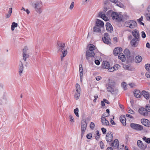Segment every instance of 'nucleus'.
<instances>
[{
	"label": "nucleus",
	"instance_id": "1",
	"mask_svg": "<svg viewBox=\"0 0 150 150\" xmlns=\"http://www.w3.org/2000/svg\"><path fill=\"white\" fill-rule=\"evenodd\" d=\"M115 84L114 81L109 80L108 86L107 88L108 91L112 93L114 92L115 90Z\"/></svg>",
	"mask_w": 150,
	"mask_h": 150
},
{
	"label": "nucleus",
	"instance_id": "2",
	"mask_svg": "<svg viewBox=\"0 0 150 150\" xmlns=\"http://www.w3.org/2000/svg\"><path fill=\"white\" fill-rule=\"evenodd\" d=\"M112 17L114 20L117 22L122 21L123 17L122 14L115 12H113L112 13Z\"/></svg>",
	"mask_w": 150,
	"mask_h": 150
},
{
	"label": "nucleus",
	"instance_id": "3",
	"mask_svg": "<svg viewBox=\"0 0 150 150\" xmlns=\"http://www.w3.org/2000/svg\"><path fill=\"white\" fill-rule=\"evenodd\" d=\"M42 4L40 2H37L35 4V11L39 13H40L42 11Z\"/></svg>",
	"mask_w": 150,
	"mask_h": 150
},
{
	"label": "nucleus",
	"instance_id": "4",
	"mask_svg": "<svg viewBox=\"0 0 150 150\" xmlns=\"http://www.w3.org/2000/svg\"><path fill=\"white\" fill-rule=\"evenodd\" d=\"M109 116V114H106V113H104L102 116L101 120V122L103 125L104 126H108L109 125V121L106 119L105 117Z\"/></svg>",
	"mask_w": 150,
	"mask_h": 150
},
{
	"label": "nucleus",
	"instance_id": "5",
	"mask_svg": "<svg viewBox=\"0 0 150 150\" xmlns=\"http://www.w3.org/2000/svg\"><path fill=\"white\" fill-rule=\"evenodd\" d=\"M102 40L104 42L107 44H110L111 43V39L109 35L107 33L104 34V36L102 38Z\"/></svg>",
	"mask_w": 150,
	"mask_h": 150
},
{
	"label": "nucleus",
	"instance_id": "6",
	"mask_svg": "<svg viewBox=\"0 0 150 150\" xmlns=\"http://www.w3.org/2000/svg\"><path fill=\"white\" fill-rule=\"evenodd\" d=\"M126 25L127 27L131 28H135L137 25L136 22L134 21H130L127 22Z\"/></svg>",
	"mask_w": 150,
	"mask_h": 150
},
{
	"label": "nucleus",
	"instance_id": "7",
	"mask_svg": "<svg viewBox=\"0 0 150 150\" xmlns=\"http://www.w3.org/2000/svg\"><path fill=\"white\" fill-rule=\"evenodd\" d=\"M131 127L134 129L137 130H141L143 129L142 126L137 124L131 123L130 125Z\"/></svg>",
	"mask_w": 150,
	"mask_h": 150
},
{
	"label": "nucleus",
	"instance_id": "8",
	"mask_svg": "<svg viewBox=\"0 0 150 150\" xmlns=\"http://www.w3.org/2000/svg\"><path fill=\"white\" fill-rule=\"evenodd\" d=\"M139 112L144 116H147L148 114L146 108L142 107L138 110Z\"/></svg>",
	"mask_w": 150,
	"mask_h": 150
},
{
	"label": "nucleus",
	"instance_id": "9",
	"mask_svg": "<svg viewBox=\"0 0 150 150\" xmlns=\"http://www.w3.org/2000/svg\"><path fill=\"white\" fill-rule=\"evenodd\" d=\"M65 43L62 41H58L57 42V45L58 48V52L61 51L62 50L64 49Z\"/></svg>",
	"mask_w": 150,
	"mask_h": 150
},
{
	"label": "nucleus",
	"instance_id": "10",
	"mask_svg": "<svg viewBox=\"0 0 150 150\" xmlns=\"http://www.w3.org/2000/svg\"><path fill=\"white\" fill-rule=\"evenodd\" d=\"M142 124L147 127H150V121L146 119H142L141 120Z\"/></svg>",
	"mask_w": 150,
	"mask_h": 150
},
{
	"label": "nucleus",
	"instance_id": "11",
	"mask_svg": "<svg viewBox=\"0 0 150 150\" xmlns=\"http://www.w3.org/2000/svg\"><path fill=\"white\" fill-rule=\"evenodd\" d=\"M101 67L103 69H108V71L109 69L111 67L109 63L106 61H104L103 62Z\"/></svg>",
	"mask_w": 150,
	"mask_h": 150
},
{
	"label": "nucleus",
	"instance_id": "12",
	"mask_svg": "<svg viewBox=\"0 0 150 150\" xmlns=\"http://www.w3.org/2000/svg\"><path fill=\"white\" fill-rule=\"evenodd\" d=\"M95 53L93 51L87 50L86 52V58L88 59L90 58L93 57H94Z\"/></svg>",
	"mask_w": 150,
	"mask_h": 150
},
{
	"label": "nucleus",
	"instance_id": "13",
	"mask_svg": "<svg viewBox=\"0 0 150 150\" xmlns=\"http://www.w3.org/2000/svg\"><path fill=\"white\" fill-rule=\"evenodd\" d=\"M28 48L26 47H25L23 50V57L24 61H26V59L29 57V55L27 53Z\"/></svg>",
	"mask_w": 150,
	"mask_h": 150
},
{
	"label": "nucleus",
	"instance_id": "14",
	"mask_svg": "<svg viewBox=\"0 0 150 150\" xmlns=\"http://www.w3.org/2000/svg\"><path fill=\"white\" fill-rule=\"evenodd\" d=\"M122 49L120 47H117L115 48L113 50V54L115 56H117L122 52Z\"/></svg>",
	"mask_w": 150,
	"mask_h": 150
},
{
	"label": "nucleus",
	"instance_id": "15",
	"mask_svg": "<svg viewBox=\"0 0 150 150\" xmlns=\"http://www.w3.org/2000/svg\"><path fill=\"white\" fill-rule=\"evenodd\" d=\"M139 39H133L131 41V44L132 46L134 47H137L139 45Z\"/></svg>",
	"mask_w": 150,
	"mask_h": 150
},
{
	"label": "nucleus",
	"instance_id": "16",
	"mask_svg": "<svg viewBox=\"0 0 150 150\" xmlns=\"http://www.w3.org/2000/svg\"><path fill=\"white\" fill-rule=\"evenodd\" d=\"M120 68V66L118 64H116L113 67H111L109 69L108 71L109 72H113L115 71H116Z\"/></svg>",
	"mask_w": 150,
	"mask_h": 150
},
{
	"label": "nucleus",
	"instance_id": "17",
	"mask_svg": "<svg viewBox=\"0 0 150 150\" xmlns=\"http://www.w3.org/2000/svg\"><path fill=\"white\" fill-rule=\"evenodd\" d=\"M132 34L135 39H139V31L137 30L134 29L132 31Z\"/></svg>",
	"mask_w": 150,
	"mask_h": 150
},
{
	"label": "nucleus",
	"instance_id": "18",
	"mask_svg": "<svg viewBox=\"0 0 150 150\" xmlns=\"http://www.w3.org/2000/svg\"><path fill=\"white\" fill-rule=\"evenodd\" d=\"M105 26L106 30L108 32L111 33L113 31L112 27L110 23H107Z\"/></svg>",
	"mask_w": 150,
	"mask_h": 150
},
{
	"label": "nucleus",
	"instance_id": "19",
	"mask_svg": "<svg viewBox=\"0 0 150 150\" xmlns=\"http://www.w3.org/2000/svg\"><path fill=\"white\" fill-rule=\"evenodd\" d=\"M110 145L114 147L115 149L118 148V146L119 145V142L118 140L116 139L114 140V142L112 143Z\"/></svg>",
	"mask_w": 150,
	"mask_h": 150
},
{
	"label": "nucleus",
	"instance_id": "20",
	"mask_svg": "<svg viewBox=\"0 0 150 150\" xmlns=\"http://www.w3.org/2000/svg\"><path fill=\"white\" fill-rule=\"evenodd\" d=\"M134 96L137 98H140L142 96V93L139 90H135L134 92Z\"/></svg>",
	"mask_w": 150,
	"mask_h": 150
},
{
	"label": "nucleus",
	"instance_id": "21",
	"mask_svg": "<svg viewBox=\"0 0 150 150\" xmlns=\"http://www.w3.org/2000/svg\"><path fill=\"white\" fill-rule=\"evenodd\" d=\"M142 93L143 96L146 99H149L150 98V94L149 92L144 90L142 91Z\"/></svg>",
	"mask_w": 150,
	"mask_h": 150
},
{
	"label": "nucleus",
	"instance_id": "22",
	"mask_svg": "<svg viewBox=\"0 0 150 150\" xmlns=\"http://www.w3.org/2000/svg\"><path fill=\"white\" fill-rule=\"evenodd\" d=\"M96 25L100 27H104V23L103 22L97 19L96 23Z\"/></svg>",
	"mask_w": 150,
	"mask_h": 150
},
{
	"label": "nucleus",
	"instance_id": "23",
	"mask_svg": "<svg viewBox=\"0 0 150 150\" xmlns=\"http://www.w3.org/2000/svg\"><path fill=\"white\" fill-rule=\"evenodd\" d=\"M87 124L85 121H83L81 123V129L82 132H83L86 130Z\"/></svg>",
	"mask_w": 150,
	"mask_h": 150
},
{
	"label": "nucleus",
	"instance_id": "24",
	"mask_svg": "<svg viewBox=\"0 0 150 150\" xmlns=\"http://www.w3.org/2000/svg\"><path fill=\"white\" fill-rule=\"evenodd\" d=\"M120 120L123 126L126 125V119L124 115H121L120 117Z\"/></svg>",
	"mask_w": 150,
	"mask_h": 150
},
{
	"label": "nucleus",
	"instance_id": "25",
	"mask_svg": "<svg viewBox=\"0 0 150 150\" xmlns=\"http://www.w3.org/2000/svg\"><path fill=\"white\" fill-rule=\"evenodd\" d=\"M79 71L80 72V81L81 82L82 81V76L83 74V71L82 66L81 64L79 65Z\"/></svg>",
	"mask_w": 150,
	"mask_h": 150
},
{
	"label": "nucleus",
	"instance_id": "26",
	"mask_svg": "<svg viewBox=\"0 0 150 150\" xmlns=\"http://www.w3.org/2000/svg\"><path fill=\"white\" fill-rule=\"evenodd\" d=\"M106 139L108 142H111L112 139V135L111 133H108L106 135Z\"/></svg>",
	"mask_w": 150,
	"mask_h": 150
},
{
	"label": "nucleus",
	"instance_id": "27",
	"mask_svg": "<svg viewBox=\"0 0 150 150\" xmlns=\"http://www.w3.org/2000/svg\"><path fill=\"white\" fill-rule=\"evenodd\" d=\"M111 2L116 4L117 5L120 7H124V5L122 3H120L118 0H109Z\"/></svg>",
	"mask_w": 150,
	"mask_h": 150
},
{
	"label": "nucleus",
	"instance_id": "28",
	"mask_svg": "<svg viewBox=\"0 0 150 150\" xmlns=\"http://www.w3.org/2000/svg\"><path fill=\"white\" fill-rule=\"evenodd\" d=\"M87 49L88 50L93 51L96 49V47L93 44H89L87 46Z\"/></svg>",
	"mask_w": 150,
	"mask_h": 150
},
{
	"label": "nucleus",
	"instance_id": "29",
	"mask_svg": "<svg viewBox=\"0 0 150 150\" xmlns=\"http://www.w3.org/2000/svg\"><path fill=\"white\" fill-rule=\"evenodd\" d=\"M138 146L140 148L145 149L146 147L145 146H144L142 142L140 140H138L137 142Z\"/></svg>",
	"mask_w": 150,
	"mask_h": 150
},
{
	"label": "nucleus",
	"instance_id": "30",
	"mask_svg": "<svg viewBox=\"0 0 150 150\" xmlns=\"http://www.w3.org/2000/svg\"><path fill=\"white\" fill-rule=\"evenodd\" d=\"M58 52L62 53V56L61 57V59H62L63 57H65L67 54V51L66 49H64L62 50L61 51H59Z\"/></svg>",
	"mask_w": 150,
	"mask_h": 150
},
{
	"label": "nucleus",
	"instance_id": "31",
	"mask_svg": "<svg viewBox=\"0 0 150 150\" xmlns=\"http://www.w3.org/2000/svg\"><path fill=\"white\" fill-rule=\"evenodd\" d=\"M99 17H100L102 19L105 21H107L109 20L108 18L106 16L105 14H101V13H99Z\"/></svg>",
	"mask_w": 150,
	"mask_h": 150
},
{
	"label": "nucleus",
	"instance_id": "32",
	"mask_svg": "<svg viewBox=\"0 0 150 150\" xmlns=\"http://www.w3.org/2000/svg\"><path fill=\"white\" fill-rule=\"evenodd\" d=\"M118 57L119 59H120L123 62L125 60V56L122 53H120Z\"/></svg>",
	"mask_w": 150,
	"mask_h": 150
},
{
	"label": "nucleus",
	"instance_id": "33",
	"mask_svg": "<svg viewBox=\"0 0 150 150\" xmlns=\"http://www.w3.org/2000/svg\"><path fill=\"white\" fill-rule=\"evenodd\" d=\"M100 27L95 25L93 28V31L96 32H100L101 31V29Z\"/></svg>",
	"mask_w": 150,
	"mask_h": 150
},
{
	"label": "nucleus",
	"instance_id": "34",
	"mask_svg": "<svg viewBox=\"0 0 150 150\" xmlns=\"http://www.w3.org/2000/svg\"><path fill=\"white\" fill-rule=\"evenodd\" d=\"M69 121L71 123H73L75 122V119L72 115L71 114L69 115Z\"/></svg>",
	"mask_w": 150,
	"mask_h": 150
},
{
	"label": "nucleus",
	"instance_id": "35",
	"mask_svg": "<svg viewBox=\"0 0 150 150\" xmlns=\"http://www.w3.org/2000/svg\"><path fill=\"white\" fill-rule=\"evenodd\" d=\"M18 27V24L15 22H13L11 25V30L12 31H13L15 29V28Z\"/></svg>",
	"mask_w": 150,
	"mask_h": 150
},
{
	"label": "nucleus",
	"instance_id": "36",
	"mask_svg": "<svg viewBox=\"0 0 150 150\" xmlns=\"http://www.w3.org/2000/svg\"><path fill=\"white\" fill-rule=\"evenodd\" d=\"M142 60V58L140 56H138L136 57L135 59V61L137 63H139Z\"/></svg>",
	"mask_w": 150,
	"mask_h": 150
},
{
	"label": "nucleus",
	"instance_id": "37",
	"mask_svg": "<svg viewBox=\"0 0 150 150\" xmlns=\"http://www.w3.org/2000/svg\"><path fill=\"white\" fill-rule=\"evenodd\" d=\"M76 91L75 92H80L81 88L80 85L78 83L76 84Z\"/></svg>",
	"mask_w": 150,
	"mask_h": 150
},
{
	"label": "nucleus",
	"instance_id": "38",
	"mask_svg": "<svg viewBox=\"0 0 150 150\" xmlns=\"http://www.w3.org/2000/svg\"><path fill=\"white\" fill-rule=\"evenodd\" d=\"M80 92H75L74 97L76 100L79 99V97L80 96Z\"/></svg>",
	"mask_w": 150,
	"mask_h": 150
},
{
	"label": "nucleus",
	"instance_id": "39",
	"mask_svg": "<svg viewBox=\"0 0 150 150\" xmlns=\"http://www.w3.org/2000/svg\"><path fill=\"white\" fill-rule=\"evenodd\" d=\"M74 113L75 115L76 116V117H79V109L78 108H76L75 109L74 111Z\"/></svg>",
	"mask_w": 150,
	"mask_h": 150
},
{
	"label": "nucleus",
	"instance_id": "40",
	"mask_svg": "<svg viewBox=\"0 0 150 150\" xmlns=\"http://www.w3.org/2000/svg\"><path fill=\"white\" fill-rule=\"evenodd\" d=\"M96 134L95 135V138L97 140L99 139L100 137V134L99 131L98 130L96 131Z\"/></svg>",
	"mask_w": 150,
	"mask_h": 150
},
{
	"label": "nucleus",
	"instance_id": "41",
	"mask_svg": "<svg viewBox=\"0 0 150 150\" xmlns=\"http://www.w3.org/2000/svg\"><path fill=\"white\" fill-rule=\"evenodd\" d=\"M124 53L127 56H130V52L129 50L128 49H126L124 50Z\"/></svg>",
	"mask_w": 150,
	"mask_h": 150
},
{
	"label": "nucleus",
	"instance_id": "42",
	"mask_svg": "<svg viewBox=\"0 0 150 150\" xmlns=\"http://www.w3.org/2000/svg\"><path fill=\"white\" fill-rule=\"evenodd\" d=\"M124 68L127 70H130L131 69L130 66L128 64H124L123 66Z\"/></svg>",
	"mask_w": 150,
	"mask_h": 150
},
{
	"label": "nucleus",
	"instance_id": "43",
	"mask_svg": "<svg viewBox=\"0 0 150 150\" xmlns=\"http://www.w3.org/2000/svg\"><path fill=\"white\" fill-rule=\"evenodd\" d=\"M142 139L147 143H150V138H146V137H143Z\"/></svg>",
	"mask_w": 150,
	"mask_h": 150
},
{
	"label": "nucleus",
	"instance_id": "44",
	"mask_svg": "<svg viewBox=\"0 0 150 150\" xmlns=\"http://www.w3.org/2000/svg\"><path fill=\"white\" fill-rule=\"evenodd\" d=\"M143 17L142 16L141 18L137 20L140 23V24L143 25V26L144 25V23L142 22V21L143 20Z\"/></svg>",
	"mask_w": 150,
	"mask_h": 150
},
{
	"label": "nucleus",
	"instance_id": "45",
	"mask_svg": "<svg viewBox=\"0 0 150 150\" xmlns=\"http://www.w3.org/2000/svg\"><path fill=\"white\" fill-rule=\"evenodd\" d=\"M128 112L132 114H134L135 113V112L132 110L130 108H128Z\"/></svg>",
	"mask_w": 150,
	"mask_h": 150
},
{
	"label": "nucleus",
	"instance_id": "46",
	"mask_svg": "<svg viewBox=\"0 0 150 150\" xmlns=\"http://www.w3.org/2000/svg\"><path fill=\"white\" fill-rule=\"evenodd\" d=\"M146 69L149 71H150V64H147L145 66Z\"/></svg>",
	"mask_w": 150,
	"mask_h": 150
},
{
	"label": "nucleus",
	"instance_id": "47",
	"mask_svg": "<svg viewBox=\"0 0 150 150\" xmlns=\"http://www.w3.org/2000/svg\"><path fill=\"white\" fill-rule=\"evenodd\" d=\"M92 134L90 133L87 135L86 137L88 139H90L92 138Z\"/></svg>",
	"mask_w": 150,
	"mask_h": 150
},
{
	"label": "nucleus",
	"instance_id": "48",
	"mask_svg": "<svg viewBox=\"0 0 150 150\" xmlns=\"http://www.w3.org/2000/svg\"><path fill=\"white\" fill-rule=\"evenodd\" d=\"M74 6V3L73 2H72L71 3L70 5L69 6V9L70 10H71L73 9Z\"/></svg>",
	"mask_w": 150,
	"mask_h": 150
},
{
	"label": "nucleus",
	"instance_id": "49",
	"mask_svg": "<svg viewBox=\"0 0 150 150\" xmlns=\"http://www.w3.org/2000/svg\"><path fill=\"white\" fill-rule=\"evenodd\" d=\"M145 108H146L148 112H150V105H147L145 106Z\"/></svg>",
	"mask_w": 150,
	"mask_h": 150
},
{
	"label": "nucleus",
	"instance_id": "50",
	"mask_svg": "<svg viewBox=\"0 0 150 150\" xmlns=\"http://www.w3.org/2000/svg\"><path fill=\"white\" fill-rule=\"evenodd\" d=\"M100 148L103 149L104 148V144L102 142L100 141Z\"/></svg>",
	"mask_w": 150,
	"mask_h": 150
},
{
	"label": "nucleus",
	"instance_id": "51",
	"mask_svg": "<svg viewBox=\"0 0 150 150\" xmlns=\"http://www.w3.org/2000/svg\"><path fill=\"white\" fill-rule=\"evenodd\" d=\"M123 148H124V145H120L119 147L118 146V148H117L116 149H117L118 150H122Z\"/></svg>",
	"mask_w": 150,
	"mask_h": 150
},
{
	"label": "nucleus",
	"instance_id": "52",
	"mask_svg": "<svg viewBox=\"0 0 150 150\" xmlns=\"http://www.w3.org/2000/svg\"><path fill=\"white\" fill-rule=\"evenodd\" d=\"M95 124L93 122H91L90 124V127L92 129H93L95 127Z\"/></svg>",
	"mask_w": 150,
	"mask_h": 150
},
{
	"label": "nucleus",
	"instance_id": "53",
	"mask_svg": "<svg viewBox=\"0 0 150 150\" xmlns=\"http://www.w3.org/2000/svg\"><path fill=\"white\" fill-rule=\"evenodd\" d=\"M122 86L124 90H126V83L125 82H123L122 83Z\"/></svg>",
	"mask_w": 150,
	"mask_h": 150
},
{
	"label": "nucleus",
	"instance_id": "54",
	"mask_svg": "<svg viewBox=\"0 0 150 150\" xmlns=\"http://www.w3.org/2000/svg\"><path fill=\"white\" fill-rule=\"evenodd\" d=\"M113 41L114 43H116L117 42V37H115L113 38Z\"/></svg>",
	"mask_w": 150,
	"mask_h": 150
},
{
	"label": "nucleus",
	"instance_id": "55",
	"mask_svg": "<svg viewBox=\"0 0 150 150\" xmlns=\"http://www.w3.org/2000/svg\"><path fill=\"white\" fill-rule=\"evenodd\" d=\"M95 63L97 65H99L100 63V61L98 60H96L95 61Z\"/></svg>",
	"mask_w": 150,
	"mask_h": 150
},
{
	"label": "nucleus",
	"instance_id": "56",
	"mask_svg": "<svg viewBox=\"0 0 150 150\" xmlns=\"http://www.w3.org/2000/svg\"><path fill=\"white\" fill-rule=\"evenodd\" d=\"M101 79V77L100 76H98L96 78V80L97 81L100 80Z\"/></svg>",
	"mask_w": 150,
	"mask_h": 150
},
{
	"label": "nucleus",
	"instance_id": "57",
	"mask_svg": "<svg viewBox=\"0 0 150 150\" xmlns=\"http://www.w3.org/2000/svg\"><path fill=\"white\" fill-rule=\"evenodd\" d=\"M126 117H128L130 118L131 119H133V117L131 115L129 114H126Z\"/></svg>",
	"mask_w": 150,
	"mask_h": 150
},
{
	"label": "nucleus",
	"instance_id": "58",
	"mask_svg": "<svg viewBox=\"0 0 150 150\" xmlns=\"http://www.w3.org/2000/svg\"><path fill=\"white\" fill-rule=\"evenodd\" d=\"M142 36L143 38H145L146 37V34L143 31H142Z\"/></svg>",
	"mask_w": 150,
	"mask_h": 150
},
{
	"label": "nucleus",
	"instance_id": "59",
	"mask_svg": "<svg viewBox=\"0 0 150 150\" xmlns=\"http://www.w3.org/2000/svg\"><path fill=\"white\" fill-rule=\"evenodd\" d=\"M145 16L146 17V18L147 20L150 21V15H148V14H146Z\"/></svg>",
	"mask_w": 150,
	"mask_h": 150
},
{
	"label": "nucleus",
	"instance_id": "60",
	"mask_svg": "<svg viewBox=\"0 0 150 150\" xmlns=\"http://www.w3.org/2000/svg\"><path fill=\"white\" fill-rule=\"evenodd\" d=\"M12 8H9V11L8 13L9 14V16H11L12 12Z\"/></svg>",
	"mask_w": 150,
	"mask_h": 150
},
{
	"label": "nucleus",
	"instance_id": "61",
	"mask_svg": "<svg viewBox=\"0 0 150 150\" xmlns=\"http://www.w3.org/2000/svg\"><path fill=\"white\" fill-rule=\"evenodd\" d=\"M23 64L21 62V64L19 65V69H23Z\"/></svg>",
	"mask_w": 150,
	"mask_h": 150
},
{
	"label": "nucleus",
	"instance_id": "62",
	"mask_svg": "<svg viewBox=\"0 0 150 150\" xmlns=\"http://www.w3.org/2000/svg\"><path fill=\"white\" fill-rule=\"evenodd\" d=\"M146 75V77L147 78H150V73H147Z\"/></svg>",
	"mask_w": 150,
	"mask_h": 150
},
{
	"label": "nucleus",
	"instance_id": "63",
	"mask_svg": "<svg viewBox=\"0 0 150 150\" xmlns=\"http://www.w3.org/2000/svg\"><path fill=\"white\" fill-rule=\"evenodd\" d=\"M90 0H83V3L84 4H86Z\"/></svg>",
	"mask_w": 150,
	"mask_h": 150
},
{
	"label": "nucleus",
	"instance_id": "64",
	"mask_svg": "<svg viewBox=\"0 0 150 150\" xmlns=\"http://www.w3.org/2000/svg\"><path fill=\"white\" fill-rule=\"evenodd\" d=\"M147 11L148 12L150 13V5L147 7Z\"/></svg>",
	"mask_w": 150,
	"mask_h": 150
}]
</instances>
